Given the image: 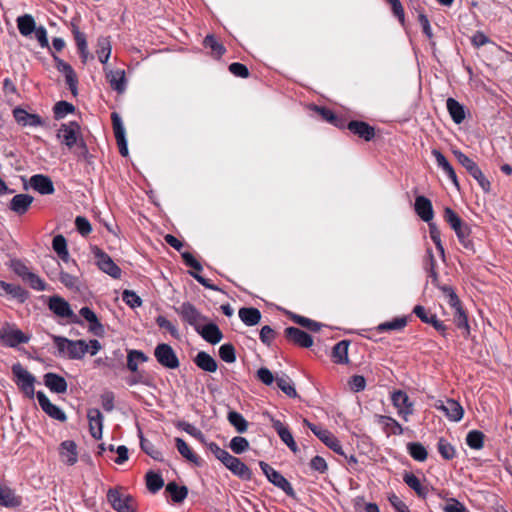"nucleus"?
<instances>
[{
    "mask_svg": "<svg viewBox=\"0 0 512 512\" xmlns=\"http://www.w3.org/2000/svg\"><path fill=\"white\" fill-rule=\"evenodd\" d=\"M206 342L215 345L219 343L223 338V333L214 322L200 325L195 330Z\"/></svg>",
    "mask_w": 512,
    "mask_h": 512,
    "instance_id": "nucleus-25",
    "label": "nucleus"
},
{
    "mask_svg": "<svg viewBox=\"0 0 512 512\" xmlns=\"http://www.w3.org/2000/svg\"><path fill=\"white\" fill-rule=\"evenodd\" d=\"M446 107L455 124H461L464 121L466 117L464 105L450 97L446 101Z\"/></svg>",
    "mask_w": 512,
    "mask_h": 512,
    "instance_id": "nucleus-37",
    "label": "nucleus"
},
{
    "mask_svg": "<svg viewBox=\"0 0 512 512\" xmlns=\"http://www.w3.org/2000/svg\"><path fill=\"white\" fill-rule=\"evenodd\" d=\"M407 325V318L405 316L403 317H396L392 319L391 321H386L383 323H380L376 330L379 333H384L388 331H400L404 329Z\"/></svg>",
    "mask_w": 512,
    "mask_h": 512,
    "instance_id": "nucleus-42",
    "label": "nucleus"
},
{
    "mask_svg": "<svg viewBox=\"0 0 512 512\" xmlns=\"http://www.w3.org/2000/svg\"><path fill=\"white\" fill-rule=\"evenodd\" d=\"M277 387L285 393L290 398H296L298 396L297 391L294 387V384L289 376L283 374L282 376H277L276 379Z\"/></svg>",
    "mask_w": 512,
    "mask_h": 512,
    "instance_id": "nucleus-47",
    "label": "nucleus"
},
{
    "mask_svg": "<svg viewBox=\"0 0 512 512\" xmlns=\"http://www.w3.org/2000/svg\"><path fill=\"white\" fill-rule=\"evenodd\" d=\"M97 56L102 64L108 62L111 55V42L109 37H99L97 40Z\"/></svg>",
    "mask_w": 512,
    "mask_h": 512,
    "instance_id": "nucleus-44",
    "label": "nucleus"
},
{
    "mask_svg": "<svg viewBox=\"0 0 512 512\" xmlns=\"http://www.w3.org/2000/svg\"><path fill=\"white\" fill-rule=\"evenodd\" d=\"M391 400L398 415L404 420L408 421L409 416L414 412V404L410 400L408 394L402 390L394 391L391 395Z\"/></svg>",
    "mask_w": 512,
    "mask_h": 512,
    "instance_id": "nucleus-13",
    "label": "nucleus"
},
{
    "mask_svg": "<svg viewBox=\"0 0 512 512\" xmlns=\"http://www.w3.org/2000/svg\"><path fill=\"white\" fill-rule=\"evenodd\" d=\"M60 456L68 465H74L78 460L77 445L73 440H65L60 444Z\"/></svg>",
    "mask_w": 512,
    "mask_h": 512,
    "instance_id": "nucleus-36",
    "label": "nucleus"
},
{
    "mask_svg": "<svg viewBox=\"0 0 512 512\" xmlns=\"http://www.w3.org/2000/svg\"><path fill=\"white\" fill-rule=\"evenodd\" d=\"M122 300L128 305L130 308L135 309L142 305V299L136 292L132 290L125 289L122 292Z\"/></svg>",
    "mask_w": 512,
    "mask_h": 512,
    "instance_id": "nucleus-63",
    "label": "nucleus"
},
{
    "mask_svg": "<svg viewBox=\"0 0 512 512\" xmlns=\"http://www.w3.org/2000/svg\"><path fill=\"white\" fill-rule=\"evenodd\" d=\"M140 447L141 449L155 461L162 462L164 460L162 452L157 449L154 444L148 439L140 436Z\"/></svg>",
    "mask_w": 512,
    "mask_h": 512,
    "instance_id": "nucleus-50",
    "label": "nucleus"
},
{
    "mask_svg": "<svg viewBox=\"0 0 512 512\" xmlns=\"http://www.w3.org/2000/svg\"><path fill=\"white\" fill-rule=\"evenodd\" d=\"M111 120L114 136L119 148V153L121 154V156L126 157L128 155V144L122 118L118 113L113 112L111 114Z\"/></svg>",
    "mask_w": 512,
    "mask_h": 512,
    "instance_id": "nucleus-16",
    "label": "nucleus"
},
{
    "mask_svg": "<svg viewBox=\"0 0 512 512\" xmlns=\"http://www.w3.org/2000/svg\"><path fill=\"white\" fill-rule=\"evenodd\" d=\"M414 210L421 220L429 223L433 220L434 211L432 202L425 196H417L415 198Z\"/></svg>",
    "mask_w": 512,
    "mask_h": 512,
    "instance_id": "nucleus-27",
    "label": "nucleus"
},
{
    "mask_svg": "<svg viewBox=\"0 0 512 512\" xmlns=\"http://www.w3.org/2000/svg\"><path fill=\"white\" fill-rule=\"evenodd\" d=\"M56 137L69 149H72L80 140V125L76 121L62 124L57 131Z\"/></svg>",
    "mask_w": 512,
    "mask_h": 512,
    "instance_id": "nucleus-11",
    "label": "nucleus"
},
{
    "mask_svg": "<svg viewBox=\"0 0 512 512\" xmlns=\"http://www.w3.org/2000/svg\"><path fill=\"white\" fill-rule=\"evenodd\" d=\"M17 27L20 34L23 36H29L36 28V23L30 14H25L17 18Z\"/></svg>",
    "mask_w": 512,
    "mask_h": 512,
    "instance_id": "nucleus-48",
    "label": "nucleus"
},
{
    "mask_svg": "<svg viewBox=\"0 0 512 512\" xmlns=\"http://www.w3.org/2000/svg\"><path fill=\"white\" fill-rule=\"evenodd\" d=\"M156 324L162 328V329H166L170 335L175 338V339H179L180 338V332L177 328L176 325H174L170 320H168L166 317L162 316V315H159L157 318H156Z\"/></svg>",
    "mask_w": 512,
    "mask_h": 512,
    "instance_id": "nucleus-62",
    "label": "nucleus"
},
{
    "mask_svg": "<svg viewBox=\"0 0 512 512\" xmlns=\"http://www.w3.org/2000/svg\"><path fill=\"white\" fill-rule=\"evenodd\" d=\"M30 337L24 334L20 329L6 325L0 330V340L7 347H16L19 344H25Z\"/></svg>",
    "mask_w": 512,
    "mask_h": 512,
    "instance_id": "nucleus-14",
    "label": "nucleus"
},
{
    "mask_svg": "<svg viewBox=\"0 0 512 512\" xmlns=\"http://www.w3.org/2000/svg\"><path fill=\"white\" fill-rule=\"evenodd\" d=\"M146 486L151 493L158 492L164 486V480L159 473L149 471L146 473Z\"/></svg>",
    "mask_w": 512,
    "mask_h": 512,
    "instance_id": "nucleus-52",
    "label": "nucleus"
},
{
    "mask_svg": "<svg viewBox=\"0 0 512 512\" xmlns=\"http://www.w3.org/2000/svg\"><path fill=\"white\" fill-rule=\"evenodd\" d=\"M272 427L277 432L278 436L280 437L281 441L285 443L289 449L296 453L298 451V446L293 438L292 433L290 432L289 428L285 426L280 420L278 419H272Z\"/></svg>",
    "mask_w": 512,
    "mask_h": 512,
    "instance_id": "nucleus-30",
    "label": "nucleus"
},
{
    "mask_svg": "<svg viewBox=\"0 0 512 512\" xmlns=\"http://www.w3.org/2000/svg\"><path fill=\"white\" fill-rule=\"evenodd\" d=\"M304 424L312 431V433L322 441L328 448L339 455H344L340 441L327 429L320 425L313 424L304 419Z\"/></svg>",
    "mask_w": 512,
    "mask_h": 512,
    "instance_id": "nucleus-7",
    "label": "nucleus"
},
{
    "mask_svg": "<svg viewBox=\"0 0 512 512\" xmlns=\"http://www.w3.org/2000/svg\"><path fill=\"white\" fill-rule=\"evenodd\" d=\"M34 198L29 194L15 195L9 204V209L18 215L25 214L30 208Z\"/></svg>",
    "mask_w": 512,
    "mask_h": 512,
    "instance_id": "nucleus-34",
    "label": "nucleus"
},
{
    "mask_svg": "<svg viewBox=\"0 0 512 512\" xmlns=\"http://www.w3.org/2000/svg\"><path fill=\"white\" fill-rule=\"evenodd\" d=\"M115 358L105 357V358H97L95 360V364L97 366L107 367L111 370H115L123 366V353L120 350H115L113 352Z\"/></svg>",
    "mask_w": 512,
    "mask_h": 512,
    "instance_id": "nucleus-43",
    "label": "nucleus"
},
{
    "mask_svg": "<svg viewBox=\"0 0 512 512\" xmlns=\"http://www.w3.org/2000/svg\"><path fill=\"white\" fill-rule=\"evenodd\" d=\"M413 313L423 322L426 324L432 325L435 330H437L439 333H441L442 336H446V325L438 320L437 315L434 313H428L422 305H416L413 308Z\"/></svg>",
    "mask_w": 512,
    "mask_h": 512,
    "instance_id": "nucleus-20",
    "label": "nucleus"
},
{
    "mask_svg": "<svg viewBox=\"0 0 512 512\" xmlns=\"http://www.w3.org/2000/svg\"><path fill=\"white\" fill-rule=\"evenodd\" d=\"M229 447L235 454H242L249 448V442L242 436H235L231 439Z\"/></svg>",
    "mask_w": 512,
    "mask_h": 512,
    "instance_id": "nucleus-64",
    "label": "nucleus"
},
{
    "mask_svg": "<svg viewBox=\"0 0 512 512\" xmlns=\"http://www.w3.org/2000/svg\"><path fill=\"white\" fill-rule=\"evenodd\" d=\"M219 357L226 363H234L236 361V350L233 344L224 343L219 347Z\"/></svg>",
    "mask_w": 512,
    "mask_h": 512,
    "instance_id": "nucleus-60",
    "label": "nucleus"
},
{
    "mask_svg": "<svg viewBox=\"0 0 512 512\" xmlns=\"http://www.w3.org/2000/svg\"><path fill=\"white\" fill-rule=\"evenodd\" d=\"M79 314L83 317L88 323V330L90 333L97 337H103L105 334V329L103 324L98 320L95 312L89 308L88 306H84L80 309Z\"/></svg>",
    "mask_w": 512,
    "mask_h": 512,
    "instance_id": "nucleus-22",
    "label": "nucleus"
},
{
    "mask_svg": "<svg viewBox=\"0 0 512 512\" xmlns=\"http://www.w3.org/2000/svg\"><path fill=\"white\" fill-rule=\"evenodd\" d=\"M12 373L15 376L16 384L19 389L30 399L35 395L34 383L35 377L28 372L20 363L12 366Z\"/></svg>",
    "mask_w": 512,
    "mask_h": 512,
    "instance_id": "nucleus-6",
    "label": "nucleus"
},
{
    "mask_svg": "<svg viewBox=\"0 0 512 512\" xmlns=\"http://www.w3.org/2000/svg\"><path fill=\"white\" fill-rule=\"evenodd\" d=\"M407 451L414 460L419 462L425 461L428 456L426 448L419 442L408 443Z\"/></svg>",
    "mask_w": 512,
    "mask_h": 512,
    "instance_id": "nucleus-51",
    "label": "nucleus"
},
{
    "mask_svg": "<svg viewBox=\"0 0 512 512\" xmlns=\"http://www.w3.org/2000/svg\"><path fill=\"white\" fill-rule=\"evenodd\" d=\"M437 450L445 460H452L456 456L455 447L443 437L438 440Z\"/></svg>",
    "mask_w": 512,
    "mask_h": 512,
    "instance_id": "nucleus-54",
    "label": "nucleus"
},
{
    "mask_svg": "<svg viewBox=\"0 0 512 512\" xmlns=\"http://www.w3.org/2000/svg\"><path fill=\"white\" fill-rule=\"evenodd\" d=\"M429 227V235L433 243L435 244L437 250L439 251L440 255L444 258L445 257V250L441 241V233L438 229L437 225L430 221L428 223Z\"/></svg>",
    "mask_w": 512,
    "mask_h": 512,
    "instance_id": "nucleus-57",
    "label": "nucleus"
},
{
    "mask_svg": "<svg viewBox=\"0 0 512 512\" xmlns=\"http://www.w3.org/2000/svg\"><path fill=\"white\" fill-rule=\"evenodd\" d=\"M176 426L178 429L186 432L190 436L200 440L201 442H205V437H204L203 432L200 429H198L196 426H194L193 424L186 422V421H179Z\"/></svg>",
    "mask_w": 512,
    "mask_h": 512,
    "instance_id": "nucleus-59",
    "label": "nucleus"
},
{
    "mask_svg": "<svg viewBox=\"0 0 512 512\" xmlns=\"http://www.w3.org/2000/svg\"><path fill=\"white\" fill-rule=\"evenodd\" d=\"M44 384L51 392L57 394L65 393L68 388L65 378L53 372L44 375Z\"/></svg>",
    "mask_w": 512,
    "mask_h": 512,
    "instance_id": "nucleus-31",
    "label": "nucleus"
},
{
    "mask_svg": "<svg viewBox=\"0 0 512 512\" xmlns=\"http://www.w3.org/2000/svg\"><path fill=\"white\" fill-rule=\"evenodd\" d=\"M106 78L114 91H116L119 94L125 92L127 87V80L124 70H111L106 74Z\"/></svg>",
    "mask_w": 512,
    "mask_h": 512,
    "instance_id": "nucleus-35",
    "label": "nucleus"
},
{
    "mask_svg": "<svg viewBox=\"0 0 512 512\" xmlns=\"http://www.w3.org/2000/svg\"><path fill=\"white\" fill-rule=\"evenodd\" d=\"M223 465L231 471V473L241 480L250 481L253 477V473L250 468L243 463L239 458L229 455L224 461Z\"/></svg>",
    "mask_w": 512,
    "mask_h": 512,
    "instance_id": "nucleus-18",
    "label": "nucleus"
},
{
    "mask_svg": "<svg viewBox=\"0 0 512 512\" xmlns=\"http://www.w3.org/2000/svg\"><path fill=\"white\" fill-rule=\"evenodd\" d=\"M454 156L458 160V162L466 169V171L473 177L479 186L482 188L484 192H489L491 190V183L485 177L482 170L478 166V164L468 157L465 153L460 150L453 151Z\"/></svg>",
    "mask_w": 512,
    "mask_h": 512,
    "instance_id": "nucleus-3",
    "label": "nucleus"
},
{
    "mask_svg": "<svg viewBox=\"0 0 512 512\" xmlns=\"http://www.w3.org/2000/svg\"><path fill=\"white\" fill-rule=\"evenodd\" d=\"M444 219L454 230L460 244L465 249L474 251V243L470 237V226L463 222L457 213L450 207H446L444 209Z\"/></svg>",
    "mask_w": 512,
    "mask_h": 512,
    "instance_id": "nucleus-2",
    "label": "nucleus"
},
{
    "mask_svg": "<svg viewBox=\"0 0 512 512\" xmlns=\"http://www.w3.org/2000/svg\"><path fill=\"white\" fill-rule=\"evenodd\" d=\"M403 481L405 482V484L407 486H409L412 490L415 491V493L425 499L428 495V488L427 487H424L420 480L418 479V477L416 475H414L413 473L411 472H406L404 475H403Z\"/></svg>",
    "mask_w": 512,
    "mask_h": 512,
    "instance_id": "nucleus-39",
    "label": "nucleus"
},
{
    "mask_svg": "<svg viewBox=\"0 0 512 512\" xmlns=\"http://www.w3.org/2000/svg\"><path fill=\"white\" fill-rule=\"evenodd\" d=\"M350 342L348 340H341L335 344L332 350V357L337 364H347L348 358V347Z\"/></svg>",
    "mask_w": 512,
    "mask_h": 512,
    "instance_id": "nucleus-41",
    "label": "nucleus"
},
{
    "mask_svg": "<svg viewBox=\"0 0 512 512\" xmlns=\"http://www.w3.org/2000/svg\"><path fill=\"white\" fill-rule=\"evenodd\" d=\"M13 116L17 123L22 126L38 127L43 126L44 121L38 114L28 113L25 109L16 107L13 110Z\"/></svg>",
    "mask_w": 512,
    "mask_h": 512,
    "instance_id": "nucleus-28",
    "label": "nucleus"
},
{
    "mask_svg": "<svg viewBox=\"0 0 512 512\" xmlns=\"http://www.w3.org/2000/svg\"><path fill=\"white\" fill-rule=\"evenodd\" d=\"M435 407L444 412L445 416L454 422L462 419L464 410L462 406L454 399H447L445 402L439 401Z\"/></svg>",
    "mask_w": 512,
    "mask_h": 512,
    "instance_id": "nucleus-21",
    "label": "nucleus"
},
{
    "mask_svg": "<svg viewBox=\"0 0 512 512\" xmlns=\"http://www.w3.org/2000/svg\"><path fill=\"white\" fill-rule=\"evenodd\" d=\"M174 310L184 322L192 326L195 330L202 322H206L208 319L190 302H183L179 307H175Z\"/></svg>",
    "mask_w": 512,
    "mask_h": 512,
    "instance_id": "nucleus-10",
    "label": "nucleus"
},
{
    "mask_svg": "<svg viewBox=\"0 0 512 512\" xmlns=\"http://www.w3.org/2000/svg\"><path fill=\"white\" fill-rule=\"evenodd\" d=\"M284 333L289 341L300 347L309 348L313 345L311 335L299 328L290 326L285 329Z\"/></svg>",
    "mask_w": 512,
    "mask_h": 512,
    "instance_id": "nucleus-23",
    "label": "nucleus"
},
{
    "mask_svg": "<svg viewBox=\"0 0 512 512\" xmlns=\"http://www.w3.org/2000/svg\"><path fill=\"white\" fill-rule=\"evenodd\" d=\"M29 185L41 195H51L55 191L51 178L43 174L32 175Z\"/></svg>",
    "mask_w": 512,
    "mask_h": 512,
    "instance_id": "nucleus-24",
    "label": "nucleus"
},
{
    "mask_svg": "<svg viewBox=\"0 0 512 512\" xmlns=\"http://www.w3.org/2000/svg\"><path fill=\"white\" fill-rule=\"evenodd\" d=\"M227 419L238 433H244L247 431L248 422L241 413L237 411H229Z\"/></svg>",
    "mask_w": 512,
    "mask_h": 512,
    "instance_id": "nucleus-49",
    "label": "nucleus"
},
{
    "mask_svg": "<svg viewBox=\"0 0 512 512\" xmlns=\"http://www.w3.org/2000/svg\"><path fill=\"white\" fill-rule=\"evenodd\" d=\"M240 320L247 326H255L261 320V312L254 307H242L238 311Z\"/></svg>",
    "mask_w": 512,
    "mask_h": 512,
    "instance_id": "nucleus-38",
    "label": "nucleus"
},
{
    "mask_svg": "<svg viewBox=\"0 0 512 512\" xmlns=\"http://www.w3.org/2000/svg\"><path fill=\"white\" fill-rule=\"evenodd\" d=\"M165 491L170 495L171 499L175 503L183 502L188 495V488L184 485L179 486L176 482H169Z\"/></svg>",
    "mask_w": 512,
    "mask_h": 512,
    "instance_id": "nucleus-40",
    "label": "nucleus"
},
{
    "mask_svg": "<svg viewBox=\"0 0 512 512\" xmlns=\"http://www.w3.org/2000/svg\"><path fill=\"white\" fill-rule=\"evenodd\" d=\"M36 398L41 409L50 418L58 420L60 422H65L67 420L65 412L60 407L53 404L43 391H38L36 393Z\"/></svg>",
    "mask_w": 512,
    "mask_h": 512,
    "instance_id": "nucleus-17",
    "label": "nucleus"
},
{
    "mask_svg": "<svg viewBox=\"0 0 512 512\" xmlns=\"http://www.w3.org/2000/svg\"><path fill=\"white\" fill-rule=\"evenodd\" d=\"M176 448L178 452L188 461L199 464V457L189 448L187 443L182 438L175 439Z\"/></svg>",
    "mask_w": 512,
    "mask_h": 512,
    "instance_id": "nucleus-53",
    "label": "nucleus"
},
{
    "mask_svg": "<svg viewBox=\"0 0 512 512\" xmlns=\"http://www.w3.org/2000/svg\"><path fill=\"white\" fill-rule=\"evenodd\" d=\"M48 307L56 316L69 319L70 323L83 324L82 320L71 309L70 304L60 296L50 297Z\"/></svg>",
    "mask_w": 512,
    "mask_h": 512,
    "instance_id": "nucleus-8",
    "label": "nucleus"
},
{
    "mask_svg": "<svg viewBox=\"0 0 512 512\" xmlns=\"http://www.w3.org/2000/svg\"><path fill=\"white\" fill-rule=\"evenodd\" d=\"M87 418L91 436L96 440L101 439L103 433V415L101 411L97 408L89 409Z\"/></svg>",
    "mask_w": 512,
    "mask_h": 512,
    "instance_id": "nucleus-26",
    "label": "nucleus"
},
{
    "mask_svg": "<svg viewBox=\"0 0 512 512\" xmlns=\"http://www.w3.org/2000/svg\"><path fill=\"white\" fill-rule=\"evenodd\" d=\"M106 497L116 512H136L134 498L129 494H123L120 488H109Z\"/></svg>",
    "mask_w": 512,
    "mask_h": 512,
    "instance_id": "nucleus-4",
    "label": "nucleus"
},
{
    "mask_svg": "<svg viewBox=\"0 0 512 512\" xmlns=\"http://www.w3.org/2000/svg\"><path fill=\"white\" fill-rule=\"evenodd\" d=\"M347 128L365 141H370L375 136V129L363 121L352 120L347 124Z\"/></svg>",
    "mask_w": 512,
    "mask_h": 512,
    "instance_id": "nucleus-32",
    "label": "nucleus"
},
{
    "mask_svg": "<svg viewBox=\"0 0 512 512\" xmlns=\"http://www.w3.org/2000/svg\"><path fill=\"white\" fill-rule=\"evenodd\" d=\"M92 253L96 260V265L102 272L108 274L114 279H119L121 277L122 271L120 267L106 252L99 247L94 246L92 247Z\"/></svg>",
    "mask_w": 512,
    "mask_h": 512,
    "instance_id": "nucleus-9",
    "label": "nucleus"
},
{
    "mask_svg": "<svg viewBox=\"0 0 512 512\" xmlns=\"http://www.w3.org/2000/svg\"><path fill=\"white\" fill-rule=\"evenodd\" d=\"M454 322L459 329L465 330L466 337L470 334V325L468 322V317L463 307L455 309Z\"/></svg>",
    "mask_w": 512,
    "mask_h": 512,
    "instance_id": "nucleus-58",
    "label": "nucleus"
},
{
    "mask_svg": "<svg viewBox=\"0 0 512 512\" xmlns=\"http://www.w3.org/2000/svg\"><path fill=\"white\" fill-rule=\"evenodd\" d=\"M154 356L157 362L167 369H177L180 365L178 356L169 344H158L154 349Z\"/></svg>",
    "mask_w": 512,
    "mask_h": 512,
    "instance_id": "nucleus-12",
    "label": "nucleus"
},
{
    "mask_svg": "<svg viewBox=\"0 0 512 512\" xmlns=\"http://www.w3.org/2000/svg\"><path fill=\"white\" fill-rule=\"evenodd\" d=\"M53 342L60 356L71 360H81L88 353L89 346L83 339L70 340L63 336H53Z\"/></svg>",
    "mask_w": 512,
    "mask_h": 512,
    "instance_id": "nucleus-1",
    "label": "nucleus"
},
{
    "mask_svg": "<svg viewBox=\"0 0 512 512\" xmlns=\"http://www.w3.org/2000/svg\"><path fill=\"white\" fill-rule=\"evenodd\" d=\"M72 33L79 50L80 56L85 62L88 57V45L86 41V36L83 32H81L77 25L72 24Z\"/></svg>",
    "mask_w": 512,
    "mask_h": 512,
    "instance_id": "nucleus-46",
    "label": "nucleus"
},
{
    "mask_svg": "<svg viewBox=\"0 0 512 512\" xmlns=\"http://www.w3.org/2000/svg\"><path fill=\"white\" fill-rule=\"evenodd\" d=\"M259 466L270 483L281 489L287 496L295 497V491L291 483L280 472L264 461H260Z\"/></svg>",
    "mask_w": 512,
    "mask_h": 512,
    "instance_id": "nucleus-5",
    "label": "nucleus"
},
{
    "mask_svg": "<svg viewBox=\"0 0 512 512\" xmlns=\"http://www.w3.org/2000/svg\"><path fill=\"white\" fill-rule=\"evenodd\" d=\"M74 110V105L64 100L58 101L53 107L54 117L57 120L64 118L67 114L73 113Z\"/></svg>",
    "mask_w": 512,
    "mask_h": 512,
    "instance_id": "nucleus-56",
    "label": "nucleus"
},
{
    "mask_svg": "<svg viewBox=\"0 0 512 512\" xmlns=\"http://www.w3.org/2000/svg\"><path fill=\"white\" fill-rule=\"evenodd\" d=\"M375 420L379 425L382 426V429L387 437L390 435H402L404 432L402 425L391 416L375 415Z\"/></svg>",
    "mask_w": 512,
    "mask_h": 512,
    "instance_id": "nucleus-29",
    "label": "nucleus"
},
{
    "mask_svg": "<svg viewBox=\"0 0 512 512\" xmlns=\"http://www.w3.org/2000/svg\"><path fill=\"white\" fill-rule=\"evenodd\" d=\"M466 444L474 450H480L484 445V434L479 430H471L466 436Z\"/></svg>",
    "mask_w": 512,
    "mask_h": 512,
    "instance_id": "nucleus-55",
    "label": "nucleus"
},
{
    "mask_svg": "<svg viewBox=\"0 0 512 512\" xmlns=\"http://www.w3.org/2000/svg\"><path fill=\"white\" fill-rule=\"evenodd\" d=\"M148 361L146 354L140 350H129L127 355V369L131 372L138 371V364Z\"/></svg>",
    "mask_w": 512,
    "mask_h": 512,
    "instance_id": "nucleus-45",
    "label": "nucleus"
},
{
    "mask_svg": "<svg viewBox=\"0 0 512 512\" xmlns=\"http://www.w3.org/2000/svg\"><path fill=\"white\" fill-rule=\"evenodd\" d=\"M439 289L445 294L447 298V303L455 310L457 308H461L462 304L457 296L453 287L448 285L439 286Z\"/></svg>",
    "mask_w": 512,
    "mask_h": 512,
    "instance_id": "nucleus-61",
    "label": "nucleus"
},
{
    "mask_svg": "<svg viewBox=\"0 0 512 512\" xmlns=\"http://www.w3.org/2000/svg\"><path fill=\"white\" fill-rule=\"evenodd\" d=\"M22 504V497L16 494L15 489L0 482V507L15 509Z\"/></svg>",
    "mask_w": 512,
    "mask_h": 512,
    "instance_id": "nucleus-19",
    "label": "nucleus"
},
{
    "mask_svg": "<svg viewBox=\"0 0 512 512\" xmlns=\"http://www.w3.org/2000/svg\"><path fill=\"white\" fill-rule=\"evenodd\" d=\"M52 56H53L57 70L64 75L66 83H67L71 93L73 94V96H77V94H78V87H77L78 86V78H77V75H76L74 69L72 68V66L69 63L65 62L64 60L59 58L57 55L52 54Z\"/></svg>",
    "mask_w": 512,
    "mask_h": 512,
    "instance_id": "nucleus-15",
    "label": "nucleus"
},
{
    "mask_svg": "<svg viewBox=\"0 0 512 512\" xmlns=\"http://www.w3.org/2000/svg\"><path fill=\"white\" fill-rule=\"evenodd\" d=\"M193 362L204 372L214 373L218 369L217 361L205 351H199L193 358Z\"/></svg>",
    "mask_w": 512,
    "mask_h": 512,
    "instance_id": "nucleus-33",
    "label": "nucleus"
}]
</instances>
